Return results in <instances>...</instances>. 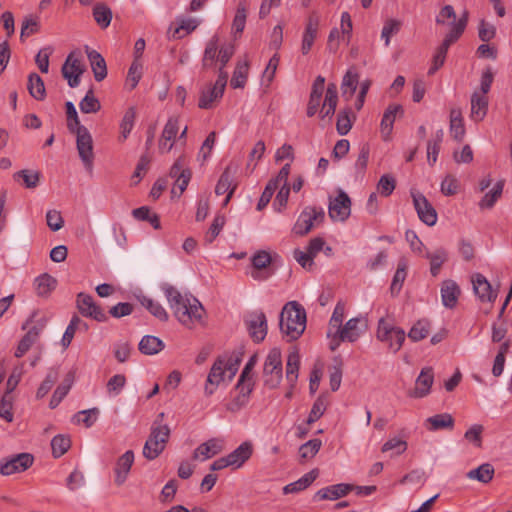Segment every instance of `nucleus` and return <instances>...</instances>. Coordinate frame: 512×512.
<instances>
[{"label":"nucleus","mask_w":512,"mask_h":512,"mask_svg":"<svg viewBox=\"0 0 512 512\" xmlns=\"http://www.w3.org/2000/svg\"><path fill=\"white\" fill-rule=\"evenodd\" d=\"M164 293L174 316L182 325L191 329L196 324L202 323L205 311L195 297L182 295L170 285L164 287Z\"/></svg>","instance_id":"obj_1"},{"label":"nucleus","mask_w":512,"mask_h":512,"mask_svg":"<svg viewBox=\"0 0 512 512\" xmlns=\"http://www.w3.org/2000/svg\"><path fill=\"white\" fill-rule=\"evenodd\" d=\"M279 327L287 341L297 340L306 329V311L296 301L286 303L281 311Z\"/></svg>","instance_id":"obj_2"},{"label":"nucleus","mask_w":512,"mask_h":512,"mask_svg":"<svg viewBox=\"0 0 512 512\" xmlns=\"http://www.w3.org/2000/svg\"><path fill=\"white\" fill-rule=\"evenodd\" d=\"M165 414L159 413L151 425V431L143 447V456L147 460L156 459L165 449L170 437V428L163 423Z\"/></svg>","instance_id":"obj_3"},{"label":"nucleus","mask_w":512,"mask_h":512,"mask_svg":"<svg viewBox=\"0 0 512 512\" xmlns=\"http://www.w3.org/2000/svg\"><path fill=\"white\" fill-rule=\"evenodd\" d=\"M468 20V13L465 11L454 27L450 29L449 33L445 36L442 44L437 48L432 61V66L428 70V74H434L440 67L443 66L449 47L455 43L463 34Z\"/></svg>","instance_id":"obj_4"},{"label":"nucleus","mask_w":512,"mask_h":512,"mask_svg":"<svg viewBox=\"0 0 512 512\" xmlns=\"http://www.w3.org/2000/svg\"><path fill=\"white\" fill-rule=\"evenodd\" d=\"M376 337L379 341L385 343L392 353H397L405 341L406 334L402 328L396 327L391 322L381 318L378 322Z\"/></svg>","instance_id":"obj_5"},{"label":"nucleus","mask_w":512,"mask_h":512,"mask_svg":"<svg viewBox=\"0 0 512 512\" xmlns=\"http://www.w3.org/2000/svg\"><path fill=\"white\" fill-rule=\"evenodd\" d=\"M282 357L279 348L269 351L263 368L264 384L270 389L276 388L282 380Z\"/></svg>","instance_id":"obj_6"},{"label":"nucleus","mask_w":512,"mask_h":512,"mask_svg":"<svg viewBox=\"0 0 512 512\" xmlns=\"http://www.w3.org/2000/svg\"><path fill=\"white\" fill-rule=\"evenodd\" d=\"M76 134V146L79 157L88 172L93 170L94 146L93 139L86 127H78Z\"/></svg>","instance_id":"obj_7"},{"label":"nucleus","mask_w":512,"mask_h":512,"mask_svg":"<svg viewBox=\"0 0 512 512\" xmlns=\"http://www.w3.org/2000/svg\"><path fill=\"white\" fill-rule=\"evenodd\" d=\"M76 306L79 313L84 317L91 318L98 322H106L108 320L105 311L89 294L83 292L79 293L76 297Z\"/></svg>","instance_id":"obj_8"},{"label":"nucleus","mask_w":512,"mask_h":512,"mask_svg":"<svg viewBox=\"0 0 512 512\" xmlns=\"http://www.w3.org/2000/svg\"><path fill=\"white\" fill-rule=\"evenodd\" d=\"M351 213V200L346 192L339 189L338 195L330 197L328 214L333 221H345Z\"/></svg>","instance_id":"obj_9"},{"label":"nucleus","mask_w":512,"mask_h":512,"mask_svg":"<svg viewBox=\"0 0 512 512\" xmlns=\"http://www.w3.org/2000/svg\"><path fill=\"white\" fill-rule=\"evenodd\" d=\"M414 208L419 219L428 226H433L437 222V212L427 198L419 191H411Z\"/></svg>","instance_id":"obj_10"},{"label":"nucleus","mask_w":512,"mask_h":512,"mask_svg":"<svg viewBox=\"0 0 512 512\" xmlns=\"http://www.w3.org/2000/svg\"><path fill=\"white\" fill-rule=\"evenodd\" d=\"M251 338L255 342H261L267 335L268 325L263 311L251 312L245 320Z\"/></svg>","instance_id":"obj_11"},{"label":"nucleus","mask_w":512,"mask_h":512,"mask_svg":"<svg viewBox=\"0 0 512 512\" xmlns=\"http://www.w3.org/2000/svg\"><path fill=\"white\" fill-rule=\"evenodd\" d=\"M84 65L80 58L72 52L66 58L62 66V75L68 81L71 88H75L80 84V76L84 73Z\"/></svg>","instance_id":"obj_12"},{"label":"nucleus","mask_w":512,"mask_h":512,"mask_svg":"<svg viewBox=\"0 0 512 512\" xmlns=\"http://www.w3.org/2000/svg\"><path fill=\"white\" fill-rule=\"evenodd\" d=\"M367 329V321L364 317L359 316L349 319L344 326L335 331L340 335V339L347 342H355Z\"/></svg>","instance_id":"obj_13"},{"label":"nucleus","mask_w":512,"mask_h":512,"mask_svg":"<svg viewBox=\"0 0 512 512\" xmlns=\"http://www.w3.org/2000/svg\"><path fill=\"white\" fill-rule=\"evenodd\" d=\"M229 360L225 356H219L212 365L205 384V395H212L219 384L224 380L226 366Z\"/></svg>","instance_id":"obj_14"},{"label":"nucleus","mask_w":512,"mask_h":512,"mask_svg":"<svg viewBox=\"0 0 512 512\" xmlns=\"http://www.w3.org/2000/svg\"><path fill=\"white\" fill-rule=\"evenodd\" d=\"M235 173L236 169H232L230 165L227 166L216 184V195L220 196L223 194H227L223 203L224 206H226L229 203L238 186V183L235 181L234 177Z\"/></svg>","instance_id":"obj_15"},{"label":"nucleus","mask_w":512,"mask_h":512,"mask_svg":"<svg viewBox=\"0 0 512 512\" xmlns=\"http://www.w3.org/2000/svg\"><path fill=\"white\" fill-rule=\"evenodd\" d=\"M33 461L34 457L29 453L17 454L0 463V473L4 476H9L14 473L23 472L33 464Z\"/></svg>","instance_id":"obj_16"},{"label":"nucleus","mask_w":512,"mask_h":512,"mask_svg":"<svg viewBox=\"0 0 512 512\" xmlns=\"http://www.w3.org/2000/svg\"><path fill=\"white\" fill-rule=\"evenodd\" d=\"M320 25V18L316 12H312L305 24V29L302 35L301 41V52L303 55H307L318 36V30Z\"/></svg>","instance_id":"obj_17"},{"label":"nucleus","mask_w":512,"mask_h":512,"mask_svg":"<svg viewBox=\"0 0 512 512\" xmlns=\"http://www.w3.org/2000/svg\"><path fill=\"white\" fill-rule=\"evenodd\" d=\"M253 387L254 383H243L238 381L235 387V395L232 396L231 400L226 404L227 410L235 413L244 408L249 402Z\"/></svg>","instance_id":"obj_18"},{"label":"nucleus","mask_w":512,"mask_h":512,"mask_svg":"<svg viewBox=\"0 0 512 512\" xmlns=\"http://www.w3.org/2000/svg\"><path fill=\"white\" fill-rule=\"evenodd\" d=\"M224 449V440L221 438H211L200 444L193 452L194 460L205 461L219 454Z\"/></svg>","instance_id":"obj_19"},{"label":"nucleus","mask_w":512,"mask_h":512,"mask_svg":"<svg viewBox=\"0 0 512 512\" xmlns=\"http://www.w3.org/2000/svg\"><path fill=\"white\" fill-rule=\"evenodd\" d=\"M272 258L269 252L260 250L251 258L253 271L251 276L255 280H266L271 276V272L263 271L271 264Z\"/></svg>","instance_id":"obj_20"},{"label":"nucleus","mask_w":512,"mask_h":512,"mask_svg":"<svg viewBox=\"0 0 512 512\" xmlns=\"http://www.w3.org/2000/svg\"><path fill=\"white\" fill-rule=\"evenodd\" d=\"M179 130V120L176 117H171L167 121L159 139V150L162 153L171 151L174 146V141Z\"/></svg>","instance_id":"obj_21"},{"label":"nucleus","mask_w":512,"mask_h":512,"mask_svg":"<svg viewBox=\"0 0 512 512\" xmlns=\"http://www.w3.org/2000/svg\"><path fill=\"white\" fill-rule=\"evenodd\" d=\"M473 290L481 302H494L497 292L492 290L491 284L482 274L472 277Z\"/></svg>","instance_id":"obj_22"},{"label":"nucleus","mask_w":512,"mask_h":512,"mask_svg":"<svg viewBox=\"0 0 512 512\" xmlns=\"http://www.w3.org/2000/svg\"><path fill=\"white\" fill-rule=\"evenodd\" d=\"M433 382V369L431 367L423 368L415 381V387L410 396L415 398L425 397L429 394Z\"/></svg>","instance_id":"obj_23"},{"label":"nucleus","mask_w":512,"mask_h":512,"mask_svg":"<svg viewBox=\"0 0 512 512\" xmlns=\"http://www.w3.org/2000/svg\"><path fill=\"white\" fill-rule=\"evenodd\" d=\"M133 463L134 453L132 450L126 451L118 458L114 468L116 485L121 486L125 483Z\"/></svg>","instance_id":"obj_24"},{"label":"nucleus","mask_w":512,"mask_h":512,"mask_svg":"<svg viewBox=\"0 0 512 512\" xmlns=\"http://www.w3.org/2000/svg\"><path fill=\"white\" fill-rule=\"evenodd\" d=\"M354 490V486L351 484H335L320 489L316 492L314 499L321 500H337L341 497L346 496L350 491Z\"/></svg>","instance_id":"obj_25"},{"label":"nucleus","mask_w":512,"mask_h":512,"mask_svg":"<svg viewBox=\"0 0 512 512\" xmlns=\"http://www.w3.org/2000/svg\"><path fill=\"white\" fill-rule=\"evenodd\" d=\"M338 103V91L337 86L334 83H330L327 87L323 107L320 111L321 119L331 121L332 116L335 113L336 106Z\"/></svg>","instance_id":"obj_26"},{"label":"nucleus","mask_w":512,"mask_h":512,"mask_svg":"<svg viewBox=\"0 0 512 512\" xmlns=\"http://www.w3.org/2000/svg\"><path fill=\"white\" fill-rule=\"evenodd\" d=\"M86 53L97 82L104 80L107 76V67L105 59L96 50L86 47Z\"/></svg>","instance_id":"obj_27"},{"label":"nucleus","mask_w":512,"mask_h":512,"mask_svg":"<svg viewBox=\"0 0 512 512\" xmlns=\"http://www.w3.org/2000/svg\"><path fill=\"white\" fill-rule=\"evenodd\" d=\"M253 446L250 442H243L227 455L233 469L240 468L252 455Z\"/></svg>","instance_id":"obj_28"},{"label":"nucleus","mask_w":512,"mask_h":512,"mask_svg":"<svg viewBox=\"0 0 512 512\" xmlns=\"http://www.w3.org/2000/svg\"><path fill=\"white\" fill-rule=\"evenodd\" d=\"M460 296V288L453 280H445L441 285L442 303L446 308H454Z\"/></svg>","instance_id":"obj_29"},{"label":"nucleus","mask_w":512,"mask_h":512,"mask_svg":"<svg viewBox=\"0 0 512 512\" xmlns=\"http://www.w3.org/2000/svg\"><path fill=\"white\" fill-rule=\"evenodd\" d=\"M488 109V99L483 94L479 92H474L471 96V114L470 117L472 120L478 122L481 121Z\"/></svg>","instance_id":"obj_30"},{"label":"nucleus","mask_w":512,"mask_h":512,"mask_svg":"<svg viewBox=\"0 0 512 512\" xmlns=\"http://www.w3.org/2000/svg\"><path fill=\"white\" fill-rule=\"evenodd\" d=\"M318 477V470L313 469L304 474L297 481L287 484L283 487V494L298 493L308 488Z\"/></svg>","instance_id":"obj_31"},{"label":"nucleus","mask_w":512,"mask_h":512,"mask_svg":"<svg viewBox=\"0 0 512 512\" xmlns=\"http://www.w3.org/2000/svg\"><path fill=\"white\" fill-rule=\"evenodd\" d=\"M450 134L456 141H462L465 136V126L462 112L458 108L450 111Z\"/></svg>","instance_id":"obj_32"},{"label":"nucleus","mask_w":512,"mask_h":512,"mask_svg":"<svg viewBox=\"0 0 512 512\" xmlns=\"http://www.w3.org/2000/svg\"><path fill=\"white\" fill-rule=\"evenodd\" d=\"M73 381H74L73 374L68 373L65 376V378L63 379V381L57 386V388L55 389V391L51 397L50 403H49V407L51 409H55L61 403V401L66 397V395L68 394V392L70 391V389L72 387Z\"/></svg>","instance_id":"obj_33"},{"label":"nucleus","mask_w":512,"mask_h":512,"mask_svg":"<svg viewBox=\"0 0 512 512\" xmlns=\"http://www.w3.org/2000/svg\"><path fill=\"white\" fill-rule=\"evenodd\" d=\"M495 469L490 463L481 464L476 469L467 472V478L477 480L483 484L489 483L494 477Z\"/></svg>","instance_id":"obj_34"},{"label":"nucleus","mask_w":512,"mask_h":512,"mask_svg":"<svg viewBox=\"0 0 512 512\" xmlns=\"http://www.w3.org/2000/svg\"><path fill=\"white\" fill-rule=\"evenodd\" d=\"M219 38L213 36L206 44L202 59L203 68H210L218 62Z\"/></svg>","instance_id":"obj_35"},{"label":"nucleus","mask_w":512,"mask_h":512,"mask_svg":"<svg viewBox=\"0 0 512 512\" xmlns=\"http://www.w3.org/2000/svg\"><path fill=\"white\" fill-rule=\"evenodd\" d=\"M164 349V343L156 336L146 335L139 343V350L145 355H154Z\"/></svg>","instance_id":"obj_36"},{"label":"nucleus","mask_w":512,"mask_h":512,"mask_svg":"<svg viewBox=\"0 0 512 512\" xmlns=\"http://www.w3.org/2000/svg\"><path fill=\"white\" fill-rule=\"evenodd\" d=\"M427 429L430 431H437L441 429H452L454 426V419L448 413L437 414L429 417L426 420Z\"/></svg>","instance_id":"obj_37"},{"label":"nucleus","mask_w":512,"mask_h":512,"mask_svg":"<svg viewBox=\"0 0 512 512\" xmlns=\"http://www.w3.org/2000/svg\"><path fill=\"white\" fill-rule=\"evenodd\" d=\"M224 90L221 89L220 93L216 90V85L208 86L203 89L199 98L198 107L201 109H210L213 107L215 101L222 98Z\"/></svg>","instance_id":"obj_38"},{"label":"nucleus","mask_w":512,"mask_h":512,"mask_svg":"<svg viewBox=\"0 0 512 512\" xmlns=\"http://www.w3.org/2000/svg\"><path fill=\"white\" fill-rule=\"evenodd\" d=\"M41 328L36 326L31 327L28 332L23 336L20 340L17 349L15 351V357H22L30 347L36 342L38 339Z\"/></svg>","instance_id":"obj_39"},{"label":"nucleus","mask_w":512,"mask_h":512,"mask_svg":"<svg viewBox=\"0 0 512 512\" xmlns=\"http://www.w3.org/2000/svg\"><path fill=\"white\" fill-rule=\"evenodd\" d=\"M27 89L36 100H43L46 96L44 81L37 73H31L28 77Z\"/></svg>","instance_id":"obj_40"},{"label":"nucleus","mask_w":512,"mask_h":512,"mask_svg":"<svg viewBox=\"0 0 512 512\" xmlns=\"http://www.w3.org/2000/svg\"><path fill=\"white\" fill-rule=\"evenodd\" d=\"M504 188V180H499L493 188L487 192L479 202L481 209H491L501 197Z\"/></svg>","instance_id":"obj_41"},{"label":"nucleus","mask_w":512,"mask_h":512,"mask_svg":"<svg viewBox=\"0 0 512 512\" xmlns=\"http://www.w3.org/2000/svg\"><path fill=\"white\" fill-rule=\"evenodd\" d=\"M56 284V279L48 274H43L37 277L35 280V290L37 295L41 297L48 296L56 288Z\"/></svg>","instance_id":"obj_42"},{"label":"nucleus","mask_w":512,"mask_h":512,"mask_svg":"<svg viewBox=\"0 0 512 512\" xmlns=\"http://www.w3.org/2000/svg\"><path fill=\"white\" fill-rule=\"evenodd\" d=\"M138 300L141 305L145 307L157 319L160 321L168 320V314L159 302H155L153 299L146 296L138 297Z\"/></svg>","instance_id":"obj_43"},{"label":"nucleus","mask_w":512,"mask_h":512,"mask_svg":"<svg viewBox=\"0 0 512 512\" xmlns=\"http://www.w3.org/2000/svg\"><path fill=\"white\" fill-rule=\"evenodd\" d=\"M58 378H59L58 368L51 367L48 370L45 379L42 381L39 388L37 389L36 397L38 399L45 397L49 393V391L52 389L54 384L57 382Z\"/></svg>","instance_id":"obj_44"},{"label":"nucleus","mask_w":512,"mask_h":512,"mask_svg":"<svg viewBox=\"0 0 512 512\" xmlns=\"http://www.w3.org/2000/svg\"><path fill=\"white\" fill-rule=\"evenodd\" d=\"M425 257L430 260V272L435 277L439 274L442 264L447 261L448 254L445 249L439 248L432 253L427 252Z\"/></svg>","instance_id":"obj_45"},{"label":"nucleus","mask_w":512,"mask_h":512,"mask_svg":"<svg viewBox=\"0 0 512 512\" xmlns=\"http://www.w3.org/2000/svg\"><path fill=\"white\" fill-rule=\"evenodd\" d=\"M300 365V356L298 352H291L287 357L286 378L287 381L294 386L298 379V370Z\"/></svg>","instance_id":"obj_46"},{"label":"nucleus","mask_w":512,"mask_h":512,"mask_svg":"<svg viewBox=\"0 0 512 512\" xmlns=\"http://www.w3.org/2000/svg\"><path fill=\"white\" fill-rule=\"evenodd\" d=\"M397 113H403L402 106L400 105H390L382 118L381 121V131L383 134H390L393 128V123L396 119Z\"/></svg>","instance_id":"obj_47"},{"label":"nucleus","mask_w":512,"mask_h":512,"mask_svg":"<svg viewBox=\"0 0 512 512\" xmlns=\"http://www.w3.org/2000/svg\"><path fill=\"white\" fill-rule=\"evenodd\" d=\"M93 16L100 27L107 28L112 20V11L107 5L98 3L93 8Z\"/></svg>","instance_id":"obj_48"},{"label":"nucleus","mask_w":512,"mask_h":512,"mask_svg":"<svg viewBox=\"0 0 512 512\" xmlns=\"http://www.w3.org/2000/svg\"><path fill=\"white\" fill-rule=\"evenodd\" d=\"M359 76L352 69H349L343 77L341 90L345 97H352L356 91Z\"/></svg>","instance_id":"obj_49"},{"label":"nucleus","mask_w":512,"mask_h":512,"mask_svg":"<svg viewBox=\"0 0 512 512\" xmlns=\"http://www.w3.org/2000/svg\"><path fill=\"white\" fill-rule=\"evenodd\" d=\"M99 413L100 411L96 407L87 410H82L77 412L73 416V421L77 424L82 423L86 428H90L97 421Z\"/></svg>","instance_id":"obj_50"},{"label":"nucleus","mask_w":512,"mask_h":512,"mask_svg":"<svg viewBox=\"0 0 512 512\" xmlns=\"http://www.w3.org/2000/svg\"><path fill=\"white\" fill-rule=\"evenodd\" d=\"M314 227L313 220L306 209L301 212L296 223L293 227V232L298 236H304L308 234Z\"/></svg>","instance_id":"obj_51"},{"label":"nucleus","mask_w":512,"mask_h":512,"mask_svg":"<svg viewBox=\"0 0 512 512\" xmlns=\"http://www.w3.org/2000/svg\"><path fill=\"white\" fill-rule=\"evenodd\" d=\"M353 115L350 108L341 110L337 115L336 130L340 135H346L352 128Z\"/></svg>","instance_id":"obj_52"},{"label":"nucleus","mask_w":512,"mask_h":512,"mask_svg":"<svg viewBox=\"0 0 512 512\" xmlns=\"http://www.w3.org/2000/svg\"><path fill=\"white\" fill-rule=\"evenodd\" d=\"M79 108L82 113H97L101 109L100 101L94 96V92L90 89L85 97L80 101Z\"/></svg>","instance_id":"obj_53"},{"label":"nucleus","mask_w":512,"mask_h":512,"mask_svg":"<svg viewBox=\"0 0 512 512\" xmlns=\"http://www.w3.org/2000/svg\"><path fill=\"white\" fill-rule=\"evenodd\" d=\"M71 446V440L68 436L59 434L53 437L51 441L52 454L55 458L64 455Z\"/></svg>","instance_id":"obj_54"},{"label":"nucleus","mask_w":512,"mask_h":512,"mask_svg":"<svg viewBox=\"0 0 512 512\" xmlns=\"http://www.w3.org/2000/svg\"><path fill=\"white\" fill-rule=\"evenodd\" d=\"M136 112L133 107H130L124 114L122 121L120 123V141H124L127 139L130 134L134 122H135Z\"/></svg>","instance_id":"obj_55"},{"label":"nucleus","mask_w":512,"mask_h":512,"mask_svg":"<svg viewBox=\"0 0 512 512\" xmlns=\"http://www.w3.org/2000/svg\"><path fill=\"white\" fill-rule=\"evenodd\" d=\"M430 331V322L428 320L422 319L417 321L408 333V337L414 341H420L426 338Z\"/></svg>","instance_id":"obj_56"},{"label":"nucleus","mask_w":512,"mask_h":512,"mask_svg":"<svg viewBox=\"0 0 512 512\" xmlns=\"http://www.w3.org/2000/svg\"><path fill=\"white\" fill-rule=\"evenodd\" d=\"M246 17H247V9H246L245 2L242 1L238 4L236 14H235V17H234L233 23H232V30L234 31L235 34H237V33L240 34L243 32V30L245 28V24H246Z\"/></svg>","instance_id":"obj_57"},{"label":"nucleus","mask_w":512,"mask_h":512,"mask_svg":"<svg viewBox=\"0 0 512 512\" xmlns=\"http://www.w3.org/2000/svg\"><path fill=\"white\" fill-rule=\"evenodd\" d=\"M247 74H248V64L246 62H244V63L239 62L234 70V73H233V76H232V79L230 82L231 86L233 88H243L246 83Z\"/></svg>","instance_id":"obj_58"},{"label":"nucleus","mask_w":512,"mask_h":512,"mask_svg":"<svg viewBox=\"0 0 512 512\" xmlns=\"http://www.w3.org/2000/svg\"><path fill=\"white\" fill-rule=\"evenodd\" d=\"M402 23L397 19H388L382 28L381 38L385 40V46L388 47L390 39L401 29Z\"/></svg>","instance_id":"obj_59"},{"label":"nucleus","mask_w":512,"mask_h":512,"mask_svg":"<svg viewBox=\"0 0 512 512\" xmlns=\"http://www.w3.org/2000/svg\"><path fill=\"white\" fill-rule=\"evenodd\" d=\"M322 442L320 439H311L300 446L299 455L302 459L313 458L320 450Z\"/></svg>","instance_id":"obj_60"},{"label":"nucleus","mask_w":512,"mask_h":512,"mask_svg":"<svg viewBox=\"0 0 512 512\" xmlns=\"http://www.w3.org/2000/svg\"><path fill=\"white\" fill-rule=\"evenodd\" d=\"M14 179L19 180L22 179L24 182V185L27 188H35L40 179V173L37 171H30L27 169L18 171L14 174Z\"/></svg>","instance_id":"obj_61"},{"label":"nucleus","mask_w":512,"mask_h":512,"mask_svg":"<svg viewBox=\"0 0 512 512\" xmlns=\"http://www.w3.org/2000/svg\"><path fill=\"white\" fill-rule=\"evenodd\" d=\"M345 314V305L341 302H338L334 308V311L332 313V316L329 320V335L332 334V329H335L337 331L340 329L343 325V319Z\"/></svg>","instance_id":"obj_62"},{"label":"nucleus","mask_w":512,"mask_h":512,"mask_svg":"<svg viewBox=\"0 0 512 512\" xmlns=\"http://www.w3.org/2000/svg\"><path fill=\"white\" fill-rule=\"evenodd\" d=\"M142 62L141 60H134L131 64L128 75H127V84L130 86V89H134L142 76Z\"/></svg>","instance_id":"obj_63"},{"label":"nucleus","mask_w":512,"mask_h":512,"mask_svg":"<svg viewBox=\"0 0 512 512\" xmlns=\"http://www.w3.org/2000/svg\"><path fill=\"white\" fill-rule=\"evenodd\" d=\"M396 187L395 179L390 175H383L378 181L377 191L384 197L390 196Z\"/></svg>","instance_id":"obj_64"}]
</instances>
